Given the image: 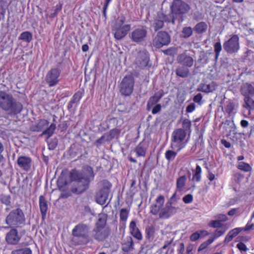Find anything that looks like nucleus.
<instances>
[{
	"label": "nucleus",
	"instance_id": "nucleus-44",
	"mask_svg": "<svg viewBox=\"0 0 254 254\" xmlns=\"http://www.w3.org/2000/svg\"><path fill=\"white\" fill-rule=\"evenodd\" d=\"M82 97V93L78 91L76 92L72 97L71 100L72 102H74L75 104V106H77L79 103V101L80 99Z\"/></svg>",
	"mask_w": 254,
	"mask_h": 254
},
{
	"label": "nucleus",
	"instance_id": "nucleus-4",
	"mask_svg": "<svg viewBox=\"0 0 254 254\" xmlns=\"http://www.w3.org/2000/svg\"><path fill=\"white\" fill-rule=\"evenodd\" d=\"M26 219L24 212L20 208H17L9 212L5 216L4 222L10 228L21 227L24 225Z\"/></svg>",
	"mask_w": 254,
	"mask_h": 254
},
{
	"label": "nucleus",
	"instance_id": "nucleus-58",
	"mask_svg": "<svg viewBox=\"0 0 254 254\" xmlns=\"http://www.w3.org/2000/svg\"><path fill=\"white\" fill-rule=\"evenodd\" d=\"M254 56V52L252 51L251 50H248L245 53V56L244 58V62H247V61H249V62H251L252 60L250 59V57H253Z\"/></svg>",
	"mask_w": 254,
	"mask_h": 254
},
{
	"label": "nucleus",
	"instance_id": "nucleus-34",
	"mask_svg": "<svg viewBox=\"0 0 254 254\" xmlns=\"http://www.w3.org/2000/svg\"><path fill=\"white\" fill-rule=\"evenodd\" d=\"M187 181V177L185 176H182L179 177L176 182L177 191H182L184 188Z\"/></svg>",
	"mask_w": 254,
	"mask_h": 254
},
{
	"label": "nucleus",
	"instance_id": "nucleus-39",
	"mask_svg": "<svg viewBox=\"0 0 254 254\" xmlns=\"http://www.w3.org/2000/svg\"><path fill=\"white\" fill-rule=\"evenodd\" d=\"M56 128V126L55 124H51L49 127H48L46 129H45L41 135H47V138H50L51 136L53 135L54 133V131Z\"/></svg>",
	"mask_w": 254,
	"mask_h": 254
},
{
	"label": "nucleus",
	"instance_id": "nucleus-64",
	"mask_svg": "<svg viewBox=\"0 0 254 254\" xmlns=\"http://www.w3.org/2000/svg\"><path fill=\"white\" fill-rule=\"evenodd\" d=\"M200 237V234L198 232H196L192 234L190 236V240L192 242H195Z\"/></svg>",
	"mask_w": 254,
	"mask_h": 254
},
{
	"label": "nucleus",
	"instance_id": "nucleus-2",
	"mask_svg": "<svg viewBox=\"0 0 254 254\" xmlns=\"http://www.w3.org/2000/svg\"><path fill=\"white\" fill-rule=\"evenodd\" d=\"M69 179L74 183L71 189L72 192L80 194L87 190L91 182L84 178L83 174L76 169H72L69 173Z\"/></svg>",
	"mask_w": 254,
	"mask_h": 254
},
{
	"label": "nucleus",
	"instance_id": "nucleus-7",
	"mask_svg": "<svg viewBox=\"0 0 254 254\" xmlns=\"http://www.w3.org/2000/svg\"><path fill=\"white\" fill-rule=\"evenodd\" d=\"M102 188L96 193V201L100 205H103L105 203L107 200L109 194L110 192L112 185L107 180H103L101 182Z\"/></svg>",
	"mask_w": 254,
	"mask_h": 254
},
{
	"label": "nucleus",
	"instance_id": "nucleus-62",
	"mask_svg": "<svg viewBox=\"0 0 254 254\" xmlns=\"http://www.w3.org/2000/svg\"><path fill=\"white\" fill-rule=\"evenodd\" d=\"M179 197H177V192L175 191L172 196L170 197L169 200L168 201V203H169L171 204H174L175 203L177 200L179 199Z\"/></svg>",
	"mask_w": 254,
	"mask_h": 254
},
{
	"label": "nucleus",
	"instance_id": "nucleus-35",
	"mask_svg": "<svg viewBox=\"0 0 254 254\" xmlns=\"http://www.w3.org/2000/svg\"><path fill=\"white\" fill-rule=\"evenodd\" d=\"M137 59L139 64H148L149 61V55L145 52H139L137 55Z\"/></svg>",
	"mask_w": 254,
	"mask_h": 254
},
{
	"label": "nucleus",
	"instance_id": "nucleus-55",
	"mask_svg": "<svg viewBox=\"0 0 254 254\" xmlns=\"http://www.w3.org/2000/svg\"><path fill=\"white\" fill-rule=\"evenodd\" d=\"M225 232V230H216L214 234L212 237H210L211 239L213 240V242L218 237L222 236Z\"/></svg>",
	"mask_w": 254,
	"mask_h": 254
},
{
	"label": "nucleus",
	"instance_id": "nucleus-20",
	"mask_svg": "<svg viewBox=\"0 0 254 254\" xmlns=\"http://www.w3.org/2000/svg\"><path fill=\"white\" fill-rule=\"evenodd\" d=\"M187 132L182 128L175 129L172 133V141L177 144H180L185 139Z\"/></svg>",
	"mask_w": 254,
	"mask_h": 254
},
{
	"label": "nucleus",
	"instance_id": "nucleus-51",
	"mask_svg": "<svg viewBox=\"0 0 254 254\" xmlns=\"http://www.w3.org/2000/svg\"><path fill=\"white\" fill-rule=\"evenodd\" d=\"M177 52V50L176 48L174 47H171L170 48H168L166 50H165L163 51V53L165 55L170 56H174L175 54H176Z\"/></svg>",
	"mask_w": 254,
	"mask_h": 254
},
{
	"label": "nucleus",
	"instance_id": "nucleus-24",
	"mask_svg": "<svg viewBox=\"0 0 254 254\" xmlns=\"http://www.w3.org/2000/svg\"><path fill=\"white\" fill-rule=\"evenodd\" d=\"M217 87V84L215 82H211L210 83L206 84L200 83L197 88V91L208 93L213 92Z\"/></svg>",
	"mask_w": 254,
	"mask_h": 254
},
{
	"label": "nucleus",
	"instance_id": "nucleus-43",
	"mask_svg": "<svg viewBox=\"0 0 254 254\" xmlns=\"http://www.w3.org/2000/svg\"><path fill=\"white\" fill-rule=\"evenodd\" d=\"M11 254H32V251L29 248H25L13 250Z\"/></svg>",
	"mask_w": 254,
	"mask_h": 254
},
{
	"label": "nucleus",
	"instance_id": "nucleus-3",
	"mask_svg": "<svg viewBox=\"0 0 254 254\" xmlns=\"http://www.w3.org/2000/svg\"><path fill=\"white\" fill-rule=\"evenodd\" d=\"M90 226L89 225L80 223L76 225L72 230V242L75 245H85L89 243Z\"/></svg>",
	"mask_w": 254,
	"mask_h": 254
},
{
	"label": "nucleus",
	"instance_id": "nucleus-17",
	"mask_svg": "<svg viewBox=\"0 0 254 254\" xmlns=\"http://www.w3.org/2000/svg\"><path fill=\"white\" fill-rule=\"evenodd\" d=\"M178 208L172 206V204L167 202L165 206L162 209L159 213V216L161 219H168L177 212Z\"/></svg>",
	"mask_w": 254,
	"mask_h": 254
},
{
	"label": "nucleus",
	"instance_id": "nucleus-31",
	"mask_svg": "<svg viewBox=\"0 0 254 254\" xmlns=\"http://www.w3.org/2000/svg\"><path fill=\"white\" fill-rule=\"evenodd\" d=\"M107 223V217L105 215L102 214L99 215V218L97 222L95 224V228H110L109 227H106Z\"/></svg>",
	"mask_w": 254,
	"mask_h": 254
},
{
	"label": "nucleus",
	"instance_id": "nucleus-1",
	"mask_svg": "<svg viewBox=\"0 0 254 254\" xmlns=\"http://www.w3.org/2000/svg\"><path fill=\"white\" fill-rule=\"evenodd\" d=\"M0 108L11 117L20 114L23 110V105L12 94L0 91Z\"/></svg>",
	"mask_w": 254,
	"mask_h": 254
},
{
	"label": "nucleus",
	"instance_id": "nucleus-61",
	"mask_svg": "<svg viewBox=\"0 0 254 254\" xmlns=\"http://www.w3.org/2000/svg\"><path fill=\"white\" fill-rule=\"evenodd\" d=\"M202 99V96L201 94L198 93L193 98V101L197 103L198 105H200L202 104V102L201 101Z\"/></svg>",
	"mask_w": 254,
	"mask_h": 254
},
{
	"label": "nucleus",
	"instance_id": "nucleus-33",
	"mask_svg": "<svg viewBox=\"0 0 254 254\" xmlns=\"http://www.w3.org/2000/svg\"><path fill=\"white\" fill-rule=\"evenodd\" d=\"M207 29V25L205 22H200L197 23L194 27V30L197 34H202L205 32Z\"/></svg>",
	"mask_w": 254,
	"mask_h": 254
},
{
	"label": "nucleus",
	"instance_id": "nucleus-12",
	"mask_svg": "<svg viewBox=\"0 0 254 254\" xmlns=\"http://www.w3.org/2000/svg\"><path fill=\"white\" fill-rule=\"evenodd\" d=\"M110 228H94L92 231V237L98 242H103L111 234Z\"/></svg>",
	"mask_w": 254,
	"mask_h": 254
},
{
	"label": "nucleus",
	"instance_id": "nucleus-11",
	"mask_svg": "<svg viewBox=\"0 0 254 254\" xmlns=\"http://www.w3.org/2000/svg\"><path fill=\"white\" fill-rule=\"evenodd\" d=\"M239 37L234 35L223 44L224 49L229 54L237 52L239 49Z\"/></svg>",
	"mask_w": 254,
	"mask_h": 254
},
{
	"label": "nucleus",
	"instance_id": "nucleus-49",
	"mask_svg": "<svg viewBox=\"0 0 254 254\" xmlns=\"http://www.w3.org/2000/svg\"><path fill=\"white\" fill-rule=\"evenodd\" d=\"M213 240L211 239L210 238L205 242L202 243L199 247L198 249V251L200 252L201 251H203V250L207 248V247L210 245L211 243H212Z\"/></svg>",
	"mask_w": 254,
	"mask_h": 254
},
{
	"label": "nucleus",
	"instance_id": "nucleus-8",
	"mask_svg": "<svg viewBox=\"0 0 254 254\" xmlns=\"http://www.w3.org/2000/svg\"><path fill=\"white\" fill-rule=\"evenodd\" d=\"M147 36V27L145 26H138L135 28L129 34L131 40L140 44L145 41Z\"/></svg>",
	"mask_w": 254,
	"mask_h": 254
},
{
	"label": "nucleus",
	"instance_id": "nucleus-10",
	"mask_svg": "<svg viewBox=\"0 0 254 254\" xmlns=\"http://www.w3.org/2000/svg\"><path fill=\"white\" fill-rule=\"evenodd\" d=\"M171 41L170 36L166 31H159L153 40V45L157 48H160L164 45H168Z\"/></svg>",
	"mask_w": 254,
	"mask_h": 254
},
{
	"label": "nucleus",
	"instance_id": "nucleus-46",
	"mask_svg": "<svg viewBox=\"0 0 254 254\" xmlns=\"http://www.w3.org/2000/svg\"><path fill=\"white\" fill-rule=\"evenodd\" d=\"M237 168L245 172H249L252 170L251 166L249 164L244 162H239L238 164Z\"/></svg>",
	"mask_w": 254,
	"mask_h": 254
},
{
	"label": "nucleus",
	"instance_id": "nucleus-56",
	"mask_svg": "<svg viewBox=\"0 0 254 254\" xmlns=\"http://www.w3.org/2000/svg\"><path fill=\"white\" fill-rule=\"evenodd\" d=\"M208 225L211 227L216 228L221 227L222 226V224L220 222V221L216 220L211 221Z\"/></svg>",
	"mask_w": 254,
	"mask_h": 254
},
{
	"label": "nucleus",
	"instance_id": "nucleus-13",
	"mask_svg": "<svg viewBox=\"0 0 254 254\" xmlns=\"http://www.w3.org/2000/svg\"><path fill=\"white\" fill-rule=\"evenodd\" d=\"M131 29V25H117L114 28V36L116 40H121L125 37Z\"/></svg>",
	"mask_w": 254,
	"mask_h": 254
},
{
	"label": "nucleus",
	"instance_id": "nucleus-38",
	"mask_svg": "<svg viewBox=\"0 0 254 254\" xmlns=\"http://www.w3.org/2000/svg\"><path fill=\"white\" fill-rule=\"evenodd\" d=\"M193 31L191 27L186 26L183 28L181 37L185 39L188 38L192 35Z\"/></svg>",
	"mask_w": 254,
	"mask_h": 254
},
{
	"label": "nucleus",
	"instance_id": "nucleus-28",
	"mask_svg": "<svg viewBox=\"0 0 254 254\" xmlns=\"http://www.w3.org/2000/svg\"><path fill=\"white\" fill-rule=\"evenodd\" d=\"M192 64H181L176 69V74L177 76L182 78H185L188 76L190 71L188 67H190Z\"/></svg>",
	"mask_w": 254,
	"mask_h": 254
},
{
	"label": "nucleus",
	"instance_id": "nucleus-48",
	"mask_svg": "<svg viewBox=\"0 0 254 254\" xmlns=\"http://www.w3.org/2000/svg\"><path fill=\"white\" fill-rule=\"evenodd\" d=\"M191 126V122L188 119H185L183 120L182 123V127L184 130L186 131H190Z\"/></svg>",
	"mask_w": 254,
	"mask_h": 254
},
{
	"label": "nucleus",
	"instance_id": "nucleus-26",
	"mask_svg": "<svg viewBox=\"0 0 254 254\" xmlns=\"http://www.w3.org/2000/svg\"><path fill=\"white\" fill-rule=\"evenodd\" d=\"M192 56L193 55L190 54L188 51L186 50L178 56L177 59L180 64H193Z\"/></svg>",
	"mask_w": 254,
	"mask_h": 254
},
{
	"label": "nucleus",
	"instance_id": "nucleus-14",
	"mask_svg": "<svg viewBox=\"0 0 254 254\" xmlns=\"http://www.w3.org/2000/svg\"><path fill=\"white\" fill-rule=\"evenodd\" d=\"M171 19L170 15H166L162 13L158 14L157 17L154 19L152 24V27L154 31L157 32L159 29H162L164 27V22H170Z\"/></svg>",
	"mask_w": 254,
	"mask_h": 254
},
{
	"label": "nucleus",
	"instance_id": "nucleus-57",
	"mask_svg": "<svg viewBox=\"0 0 254 254\" xmlns=\"http://www.w3.org/2000/svg\"><path fill=\"white\" fill-rule=\"evenodd\" d=\"M58 145V139L55 138L48 143V147L50 150H54Z\"/></svg>",
	"mask_w": 254,
	"mask_h": 254
},
{
	"label": "nucleus",
	"instance_id": "nucleus-63",
	"mask_svg": "<svg viewBox=\"0 0 254 254\" xmlns=\"http://www.w3.org/2000/svg\"><path fill=\"white\" fill-rule=\"evenodd\" d=\"M214 218H217V220L221 222H225L227 220L228 218L226 215L223 214H219L214 216Z\"/></svg>",
	"mask_w": 254,
	"mask_h": 254
},
{
	"label": "nucleus",
	"instance_id": "nucleus-52",
	"mask_svg": "<svg viewBox=\"0 0 254 254\" xmlns=\"http://www.w3.org/2000/svg\"><path fill=\"white\" fill-rule=\"evenodd\" d=\"M234 105L232 102H229L226 107H225V111L228 114L229 116H231L234 113Z\"/></svg>",
	"mask_w": 254,
	"mask_h": 254
},
{
	"label": "nucleus",
	"instance_id": "nucleus-60",
	"mask_svg": "<svg viewBox=\"0 0 254 254\" xmlns=\"http://www.w3.org/2000/svg\"><path fill=\"white\" fill-rule=\"evenodd\" d=\"M183 200L186 204L190 203L193 200V196L191 194H187L183 197Z\"/></svg>",
	"mask_w": 254,
	"mask_h": 254
},
{
	"label": "nucleus",
	"instance_id": "nucleus-47",
	"mask_svg": "<svg viewBox=\"0 0 254 254\" xmlns=\"http://www.w3.org/2000/svg\"><path fill=\"white\" fill-rule=\"evenodd\" d=\"M177 155V153L172 150H167L165 153L166 159L170 161L173 160Z\"/></svg>",
	"mask_w": 254,
	"mask_h": 254
},
{
	"label": "nucleus",
	"instance_id": "nucleus-23",
	"mask_svg": "<svg viewBox=\"0 0 254 254\" xmlns=\"http://www.w3.org/2000/svg\"><path fill=\"white\" fill-rule=\"evenodd\" d=\"M122 250L125 253H129L134 250V243L130 236H127L122 243Z\"/></svg>",
	"mask_w": 254,
	"mask_h": 254
},
{
	"label": "nucleus",
	"instance_id": "nucleus-9",
	"mask_svg": "<svg viewBox=\"0 0 254 254\" xmlns=\"http://www.w3.org/2000/svg\"><path fill=\"white\" fill-rule=\"evenodd\" d=\"M61 69L58 67L52 68L47 73L45 76V81L49 87L56 86L61 79Z\"/></svg>",
	"mask_w": 254,
	"mask_h": 254
},
{
	"label": "nucleus",
	"instance_id": "nucleus-41",
	"mask_svg": "<svg viewBox=\"0 0 254 254\" xmlns=\"http://www.w3.org/2000/svg\"><path fill=\"white\" fill-rule=\"evenodd\" d=\"M129 213V209L127 208H122L120 211V221H127Z\"/></svg>",
	"mask_w": 254,
	"mask_h": 254
},
{
	"label": "nucleus",
	"instance_id": "nucleus-45",
	"mask_svg": "<svg viewBox=\"0 0 254 254\" xmlns=\"http://www.w3.org/2000/svg\"><path fill=\"white\" fill-rule=\"evenodd\" d=\"M0 201L6 206L10 205L11 204V196L9 195L1 194L0 196Z\"/></svg>",
	"mask_w": 254,
	"mask_h": 254
},
{
	"label": "nucleus",
	"instance_id": "nucleus-6",
	"mask_svg": "<svg viewBox=\"0 0 254 254\" xmlns=\"http://www.w3.org/2000/svg\"><path fill=\"white\" fill-rule=\"evenodd\" d=\"M170 9L173 16V18L171 17L172 21L174 23V17H183L190 11V6L183 0H174L170 6Z\"/></svg>",
	"mask_w": 254,
	"mask_h": 254
},
{
	"label": "nucleus",
	"instance_id": "nucleus-5",
	"mask_svg": "<svg viewBox=\"0 0 254 254\" xmlns=\"http://www.w3.org/2000/svg\"><path fill=\"white\" fill-rule=\"evenodd\" d=\"M138 75V72L133 71L123 77L119 85V90L122 95L128 96L132 94L135 83L134 78Z\"/></svg>",
	"mask_w": 254,
	"mask_h": 254
},
{
	"label": "nucleus",
	"instance_id": "nucleus-27",
	"mask_svg": "<svg viewBox=\"0 0 254 254\" xmlns=\"http://www.w3.org/2000/svg\"><path fill=\"white\" fill-rule=\"evenodd\" d=\"M129 229L131 235L138 240L142 239V235L139 229L137 227L136 222L134 221H131L130 222Z\"/></svg>",
	"mask_w": 254,
	"mask_h": 254
},
{
	"label": "nucleus",
	"instance_id": "nucleus-32",
	"mask_svg": "<svg viewBox=\"0 0 254 254\" xmlns=\"http://www.w3.org/2000/svg\"><path fill=\"white\" fill-rule=\"evenodd\" d=\"M49 124L48 121L45 119H41L39 121L36 126L33 127V130L39 132L42 131Z\"/></svg>",
	"mask_w": 254,
	"mask_h": 254
},
{
	"label": "nucleus",
	"instance_id": "nucleus-36",
	"mask_svg": "<svg viewBox=\"0 0 254 254\" xmlns=\"http://www.w3.org/2000/svg\"><path fill=\"white\" fill-rule=\"evenodd\" d=\"M201 168L200 166L197 165L196 166V168L193 172V174L192 176V181L196 182H199L201 180Z\"/></svg>",
	"mask_w": 254,
	"mask_h": 254
},
{
	"label": "nucleus",
	"instance_id": "nucleus-15",
	"mask_svg": "<svg viewBox=\"0 0 254 254\" xmlns=\"http://www.w3.org/2000/svg\"><path fill=\"white\" fill-rule=\"evenodd\" d=\"M164 202V196L161 194L158 195L156 198L155 202L150 205V212L153 215L159 214L163 208Z\"/></svg>",
	"mask_w": 254,
	"mask_h": 254
},
{
	"label": "nucleus",
	"instance_id": "nucleus-21",
	"mask_svg": "<svg viewBox=\"0 0 254 254\" xmlns=\"http://www.w3.org/2000/svg\"><path fill=\"white\" fill-rule=\"evenodd\" d=\"M148 147L147 141L143 140L135 148L134 152L136 153V156L145 157Z\"/></svg>",
	"mask_w": 254,
	"mask_h": 254
},
{
	"label": "nucleus",
	"instance_id": "nucleus-16",
	"mask_svg": "<svg viewBox=\"0 0 254 254\" xmlns=\"http://www.w3.org/2000/svg\"><path fill=\"white\" fill-rule=\"evenodd\" d=\"M32 162V159L30 157L23 155L18 156L16 161L18 166L26 172L31 169Z\"/></svg>",
	"mask_w": 254,
	"mask_h": 254
},
{
	"label": "nucleus",
	"instance_id": "nucleus-25",
	"mask_svg": "<svg viewBox=\"0 0 254 254\" xmlns=\"http://www.w3.org/2000/svg\"><path fill=\"white\" fill-rule=\"evenodd\" d=\"M39 204L42 219H45L48 210V202L43 195H40L39 198Z\"/></svg>",
	"mask_w": 254,
	"mask_h": 254
},
{
	"label": "nucleus",
	"instance_id": "nucleus-54",
	"mask_svg": "<svg viewBox=\"0 0 254 254\" xmlns=\"http://www.w3.org/2000/svg\"><path fill=\"white\" fill-rule=\"evenodd\" d=\"M120 133L119 129L117 128H114L111 130L108 134V139L111 140L113 139L116 135Z\"/></svg>",
	"mask_w": 254,
	"mask_h": 254
},
{
	"label": "nucleus",
	"instance_id": "nucleus-50",
	"mask_svg": "<svg viewBox=\"0 0 254 254\" xmlns=\"http://www.w3.org/2000/svg\"><path fill=\"white\" fill-rule=\"evenodd\" d=\"M62 4L61 3H59V4H57L55 6V9L54 10V12L52 13L50 15L49 17L51 18H53L55 17H56L58 13L62 10Z\"/></svg>",
	"mask_w": 254,
	"mask_h": 254
},
{
	"label": "nucleus",
	"instance_id": "nucleus-59",
	"mask_svg": "<svg viewBox=\"0 0 254 254\" xmlns=\"http://www.w3.org/2000/svg\"><path fill=\"white\" fill-rule=\"evenodd\" d=\"M243 230L242 228H236L229 232L228 233L234 238Z\"/></svg>",
	"mask_w": 254,
	"mask_h": 254
},
{
	"label": "nucleus",
	"instance_id": "nucleus-18",
	"mask_svg": "<svg viewBox=\"0 0 254 254\" xmlns=\"http://www.w3.org/2000/svg\"><path fill=\"white\" fill-rule=\"evenodd\" d=\"M57 185L59 190L63 191L61 194L60 197L62 198H67L70 195V193L69 192H65L67 190V182L65 178H64L63 173L58 178Z\"/></svg>",
	"mask_w": 254,
	"mask_h": 254
},
{
	"label": "nucleus",
	"instance_id": "nucleus-22",
	"mask_svg": "<svg viewBox=\"0 0 254 254\" xmlns=\"http://www.w3.org/2000/svg\"><path fill=\"white\" fill-rule=\"evenodd\" d=\"M84 178L90 182L93 181L95 177V173L93 169L90 166L86 165L82 167V172Z\"/></svg>",
	"mask_w": 254,
	"mask_h": 254
},
{
	"label": "nucleus",
	"instance_id": "nucleus-19",
	"mask_svg": "<svg viewBox=\"0 0 254 254\" xmlns=\"http://www.w3.org/2000/svg\"><path fill=\"white\" fill-rule=\"evenodd\" d=\"M15 228H12L6 235L5 240L9 244L16 245L20 240L21 237Z\"/></svg>",
	"mask_w": 254,
	"mask_h": 254
},
{
	"label": "nucleus",
	"instance_id": "nucleus-40",
	"mask_svg": "<svg viewBox=\"0 0 254 254\" xmlns=\"http://www.w3.org/2000/svg\"><path fill=\"white\" fill-rule=\"evenodd\" d=\"M155 231V227L153 225L148 226L145 228L146 238L148 239H153Z\"/></svg>",
	"mask_w": 254,
	"mask_h": 254
},
{
	"label": "nucleus",
	"instance_id": "nucleus-29",
	"mask_svg": "<svg viewBox=\"0 0 254 254\" xmlns=\"http://www.w3.org/2000/svg\"><path fill=\"white\" fill-rule=\"evenodd\" d=\"M163 91L160 90L156 92L153 96L150 97L147 104L148 108H150L152 107L159 101L163 95Z\"/></svg>",
	"mask_w": 254,
	"mask_h": 254
},
{
	"label": "nucleus",
	"instance_id": "nucleus-42",
	"mask_svg": "<svg viewBox=\"0 0 254 254\" xmlns=\"http://www.w3.org/2000/svg\"><path fill=\"white\" fill-rule=\"evenodd\" d=\"M19 39L29 42L32 39V35L31 33L29 31L23 32L20 35Z\"/></svg>",
	"mask_w": 254,
	"mask_h": 254
},
{
	"label": "nucleus",
	"instance_id": "nucleus-30",
	"mask_svg": "<svg viewBox=\"0 0 254 254\" xmlns=\"http://www.w3.org/2000/svg\"><path fill=\"white\" fill-rule=\"evenodd\" d=\"M241 93L245 97L254 95V87L251 84L246 83L241 88Z\"/></svg>",
	"mask_w": 254,
	"mask_h": 254
},
{
	"label": "nucleus",
	"instance_id": "nucleus-53",
	"mask_svg": "<svg viewBox=\"0 0 254 254\" xmlns=\"http://www.w3.org/2000/svg\"><path fill=\"white\" fill-rule=\"evenodd\" d=\"M214 52L215 54L216 58H217L219 56L220 53L222 50V46L220 42H216L214 45Z\"/></svg>",
	"mask_w": 254,
	"mask_h": 254
},
{
	"label": "nucleus",
	"instance_id": "nucleus-37",
	"mask_svg": "<svg viewBox=\"0 0 254 254\" xmlns=\"http://www.w3.org/2000/svg\"><path fill=\"white\" fill-rule=\"evenodd\" d=\"M245 104L244 107L248 110H254V100L250 97H245L244 98Z\"/></svg>",
	"mask_w": 254,
	"mask_h": 254
}]
</instances>
